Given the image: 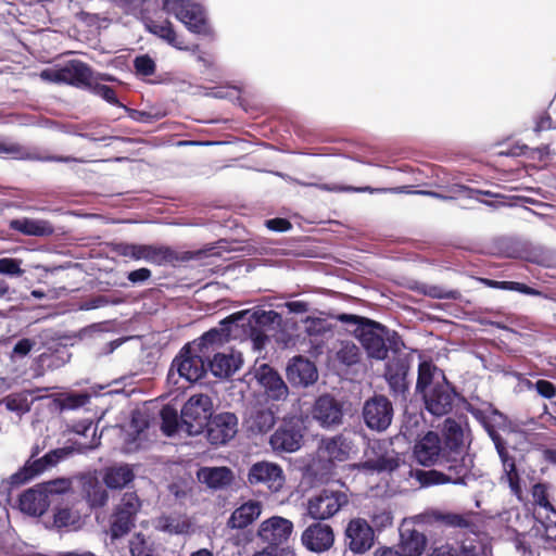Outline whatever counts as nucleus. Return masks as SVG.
Masks as SVG:
<instances>
[{"label": "nucleus", "instance_id": "1", "mask_svg": "<svg viewBox=\"0 0 556 556\" xmlns=\"http://www.w3.org/2000/svg\"><path fill=\"white\" fill-rule=\"evenodd\" d=\"M416 390L422 395L426 409L430 414L443 416L452 410L456 393L443 370L431 362L419 364Z\"/></svg>", "mask_w": 556, "mask_h": 556}, {"label": "nucleus", "instance_id": "2", "mask_svg": "<svg viewBox=\"0 0 556 556\" xmlns=\"http://www.w3.org/2000/svg\"><path fill=\"white\" fill-rule=\"evenodd\" d=\"M417 523L429 526L441 523L452 528H466L469 525L462 515L439 510L427 511L405 519L400 528V547L404 556H421L425 552L427 538L414 528Z\"/></svg>", "mask_w": 556, "mask_h": 556}, {"label": "nucleus", "instance_id": "3", "mask_svg": "<svg viewBox=\"0 0 556 556\" xmlns=\"http://www.w3.org/2000/svg\"><path fill=\"white\" fill-rule=\"evenodd\" d=\"M473 415L482 424L483 428L493 441L496 452L501 458L503 465V476L501 480L508 483L511 493L516 495L518 500H522V486L515 462L509 456L505 442L497 433L498 429L506 428V417L491 406L485 409L475 410Z\"/></svg>", "mask_w": 556, "mask_h": 556}, {"label": "nucleus", "instance_id": "4", "mask_svg": "<svg viewBox=\"0 0 556 556\" xmlns=\"http://www.w3.org/2000/svg\"><path fill=\"white\" fill-rule=\"evenodd\" d=\"M222 341V333L216 329L205 332L201 338L188 343L174 359L173 367L177 368L180 377L189 382L200 380L205 374V361L210 346Z\"/></svg>", "mask_w": 556, "mask_h": 556}, {"label": "nucleus", "instance_id": "5", "mask_svg": "<svg viewBox=\"0 0 556 556\" xmlns=\"http://www.w3.org/2000/svg\"><path fill=\"white\" fill-rule=\"evenodd\" d=\"M450 463L446 472L439 470H416L415 476L422 486L438 485V484H463L466 485L476 479L472 473V458L469 455H463L459 459L454 457L446 458Z\"/></svg>", "mask_w": 556, "mask_h": 556}, {"label": "nucleus", "instance_id": "6", "mask_svg": "<svg viewBox=\"0 0 556 556\" xmlns=\"http://www.w3.org/2000/svg\"><path fill=\"white\" fill-rule=\"evenodd\" d=\"M340 319L343 321L359 323L356 329V336L369 357L379 361L387 357L388 346L386 340L388 339L389 331L386 327L354 315H342Z\"/></svg>", "mask_w": 556, "mask_h": 556}, {"label": "nucleus", "instance_id": "7", "mask_svg": "<svg viewBox=\"0 0 556 556\" xmlns=\"http://www.w3.org/2000/svg\"><path fill=\"white\" fill-rule=\"evenodd\" d=\"M163 9L175 16L190 31L206 35L210 27L203 8L192 0H164Z\"/></svg>", "mask_w": 556, "mask_h": 556}, {"label": "nucleus", "instance_id": "8", "mask_svg": "<svg viewBox=\"0 0 556 556\" xmlns=\"http://www.w3.org/2000/svg\"><path fill=\"white\" fill-rule=\"evenodd\" d=\"M213 403L206 394L192 395L181 409V427L190 435L200 433L212 416Z\"/></svg>", "mask_w": 556, "mask_h": 556}, {"label": "nucleus", "instance_id": "9", "mask_svg": "<svg viewBox=\"0 0 556 556\" xmlns=\"http://www.w3.org/2000/svg\"><path fill=\"white\" fill-rule=\"evenodd\" d=\"M247 483L250 486H263L270 493H278L286 483V476L280 465L260 460L250 466Z\"/></svg>", "mask_w": 556, "mask_h": 556}, {"label": "nucleus", "instance_id": "10", "mask_svg": "<svg viewBox=\"0 0 556 556\" xmlns=\"http://www.w3.org/2000/svg\"><path fill=\"white\" fill-rule=\"evenodd\" d=\"M40 78L54 84L90 87L91 71L80 61H71L62 67H50L40 72Z\"/></svg>", "mask_w": 556, "mask_h": 556}, {"label": "nucleus", "instance_id": "11", "mask_svg": "<svg viewBox=\"0 0 556 556\" xmlns=\"http://www.w3.org/2000/svg\"><path fill=\"white\" fill-rule=\"evenodd\" d=\"M363 419L372 431L382 432L389 428L393 419V406L382 395L368 399L363 406Z\"/></svg>", "mask_w": 556, "mask_h": 556}, {"label": "nucleus", "instance_id": "12", "mask_svg": "<svg viewBox=\"0 0 556 556\" xmlns=\"http://www.w3.org/2000/svg\"><path fill=\"white\" fill-rule=\"evenodd\" d=\"M346 504L348 496L344 492L323 490L308 500L307 513L313 519L325 520L334 516Z\"/></svg>", "mask_w": 556, "mask_h": 556}, {"label": "nucleus", "instance_id": "13", "mask_svg": "<svg viewBox=\"0 0 556 556\" xmlns=\"http://www.w3.org/2000/svg\"><path fill=\"white\" fill-rule=\"evenodd\" d=\"M375 541L372 527L363 518H354L345 528V544L354 554H364Z\"/></svg>", "mask_w": 556, "mask_h": 556}, {"label": "nucleus", "instance_id": "14", "mask_svg": "<svg viewBox=\"0 0 556 556\" xmlns=\"http://www.w3.org/2000/svg\"><path fill=\"white\" fill-rule=\"evenodd\" d=\"M312 417L325 429L339 426L343 419L342 404L329 394L320 395L312 407Z\"/></svg>", "mask_w": 556, "mask_h": 556}, {"label": "nucleus", "instance_id": "15", "mask_svg": "<svg viewBox=\"0 0 556 556\" xmlns=\"http://www.w3.org/2000/svg\"><path fill=\"white\" fill-rule=\"evenodd\" d=\"M251 374L258 382V384L264 388L267 396L274 401H281L288 396V387L269 365L260 364L255 365Z\"/></svg>", "mask_w": 556, "mask_h": 556}, {"label": "nucleus", "instance_id": "16", "mask_svg": "<svg viewBox=\"0 0 556 556\" xmlns=\"http://www.w3.org/2000/svg\"><path fill=\"white\" fill-rule=\"evenodd\" d=\"M414 456L424 466L441 463L446 456L440 435L433 431L422 435L414 445Z\"/></svg>", "mask_w": 556, "mask_h": 556}, {"label": "nucleus", "instance_id": "17", "mask_svg": "<svg viewBox=\"0 0 556 556\" xmlns=\"http://www.w3.org/2000/svg\"><path fill=\"white\" fill-rule=\"evenodd\" d=\"M85 523V518L77 506L64 505L53 509L51 519L45 522L46 528L58 532L78 531Z\"/></svg>", "mask_w": 556, "mask_h": 556}, {"label": "nucleus", "instance_id": "18", "mask_svg": "<svg viewBox=\"0 0 556 556\" xmlns=\"http://www.w3.org/2000/svg\"><path fill=\"white\" fill-rule=\"evenodd\" d=\"M206 427L212 444H225L238 432V418L233 413H222L208 420Z\"/></svg>", "mask_w": 556, "mask_h": 556}, {"label": "nucleus", "instance_id": "19", "mask_svg": "<svg viewBox=\"0 0 556 556\" xmlns=\"http://www.w3.org/2000/svg\"><path fill=\"white\" fill-rule=\"evenodd\" d=\"M292 531L293 523L289 519L274 516L260 525L257 535L263 542L278 546L288 541Z\"/></svg>", "mask_w": 556, "mask_h": 556}, {"label": "nucleus", "instance_id": "20", "mask_svg": "<svg viewBox=\"0 0 556 556\" xmlns=\"http://www.w3.org/2000/svg\"><path fill=\"white\" fill-rule=\"evenodd\" d=\"M301 541L308 551L323 553L333 545V530L329 525L315 522L303 531Z\"/></svg>", "mask_w": 556, "mask_h": 556}, {"label": "nucleus", "instance_id": "21", "mask_svg": "<svg viewBox=\"0 0 556 556\" xmlns=\"http://www.w3.org/2000/svg\"><path fill=\"white\" fill-rule=\"evenodd\" d=\"M72 454V448H56L47 453L43 457L28 460L26 466L20 472L15 473L12 479L14 482H25L49 467L56 465Z\"/></svg>", "mask_w": 556, "mask_h": 556}, {"label": "nucleus", "instance_id": "22", "mask_svg": "<svg viewBox=\"0 0 556 556\" xmlns=\"http://www.w3.org/2000/svg\"><path fill=\"white\" fill-rule=\"evenodd\" d=\"M243 422L252 433H266L276 422V410L273 406L253 404L247 408Z\"/></svg>", "mask_w": 556, "mask_h": 556}, {"label": "nucleus", "instance_id": "23", "mask_svg": "<svg viewBox=\"0 0 556 556\" xmlns=\"http://www.w3.org/2000/svg\"><path fill=\"white\" fill-rule=\"evenodd\" d=\"M123 255L134 260L164 265L172 263L176 256L174 251L166 247L127 244L123 249Z\"/></svg>", "mask_w": 556, "mask_h": 556}, {"label": "nucleus", "instance_id": "24", "mask_svg": "<svg viewBox=\"0 0 556 556\" xmlns=\"http://www.w3.org/2000/svg\"><path fill=\"white\" fill-rule=\"evenodd\" d=\"M319 454L330 462H345L355 452L353 441L344 433L323 439Z\"/></svg>", "mask_w": 556, "mask_h": 556}, {"label": "nucleus", "instance_id": "25", "mask_svg": "<svg viewBox=\"0 0 556 556\" xmlns=\"http://www.w3.org/2000/svg\"><path fill=\"white\" fill-rule=\"evenodd\" d=\"M287 377L294 386L307 387L317 381L318 372L314 363L302 356H295L287 367Z\"/></svg>", "mask_w": 556, "mask_h": 556}, {"label": "nucleus", "instance_id": "26", "mask_svg": "<svg viewBox=\"0 0 556 556\" xmlns=\"http://www.w3.org/2000/svg\"><path fill=\"white\" fill-rule=\"evenodd\" d=\"M302 438L299 428L286 422L270 437L269 443L275 451L292 453L301 447Z\"/></svg>", "mask_w": 556, "mask_h": 556}, {"label": "nucleus", "instance_id": "27", "mask_svg": "<svg viewBox=\"0 0 556 556\" xmlns=\"http://www.w3.org/2000/svg\"><path fill=\"white\" fill-rule=\"evenodd\" d=\"M50 506V498L38 484L20 496V509L29 516H41Z\"/></svg>", "mask_w": 556, "mask_h": 556}, {"label": "nucleus", "instance_id": "28", "mask_svg": "<svg viewBox=\"0 0 556 556\" xmlns=\"http://www.w3.org/2000/svg\"><path fill=\"white\" fill-rule=\"evenodd\" d=\"M242 363L240 352L216 353L210 362V369L215 377L229 378L241 367Z\"/></svg>", "mask_w": 556, "mask_h": 556}, {"label": "nucleus", "instance_id": "29", "mask_svg": "<svg viewBox=\"0 0 556 556\" xmlns=\"http://www.w3.org/2000/svg\"><path fill=\"white\" fill-rule=\"evenodd\" d=\"M262 508L263 506L258 501L250 500L232 511L227 526L231 529H244L261 516Z\"/></svg>", "mask_w": 556, "mask_h": 556}, {"label": "nucleus", "instance_id": "30", "mask_svg": "<svg viewBox=\"0 0 556 556\" xmlns=\"http://www.w3.org/2000/svg\"><path fill=\"white\" fill-rule=\"evenodd\" d=\"M445 451L462 455L468 444V434L465 428L454 419L447 418L444 421Z\"/></svg>", "mask_w": 556, "mask_h": 556}, {"label": "nucleus", "instance_id": "31", "mask_svg": "<svg viewBox=\"0 0 556 556\" xmlns=\"http://www.w3.org/2000/svg\"><path fill=\"white\" fill-rule=\"evenodd\" d=\"M198 479L211 489H224L233 479L232 471L227 467H203L198 470Z\"/></svg>", "mask_w": 556, "mask_h": 556}, {"label": "nucleus", "instance_id": "32", "mask_svg": "<svg viewBox=\"0 0 556 556\" xmlns=\"http://www.w3.org/2000/svg\"><path fill=\"white\" fill-rule=\"evenodd\" d=\"M10 228L25 236L45 237L53 233V226L49 222L27 217L12 219Z\"/></svg>", "mask_w": 556, "mask_h": 556}, {"label": "nucleus", "instance_id": "33", "mask_svg": "<svg viewBox=\"0 0 556 556\" xmlns=\"http://www.w3.org/2000/svg\"><path fill=\"white\" fill-rule=\"evenodd\" d=\"M190 519L182 514H169L159 517L155 521V529L168 534H188L191 531Z\"/></svg>", "mask_w": 556, "mask_h": 556}, {"label": "nucleus", "instance_id": "34", "mask_svg": "<svg viewBox=\"0 0 556 556\" xmlns=\"http://www.w3.org/2000/svg\"><path fill=\"white\" fill-rule=\"evenodd\" d=\"M135 478L129 465H116L108 467L103 473V481L109 489H122Z\"/></svg>", "mask_w": 556, "mask_h": 556}, {"label": "nucleus", "instance_id": "35", "mask_svg": "<svg viewBox=\"0 0 556 556\" xmlns=\"http://www.w3.org/2000/svg\"><path fill=\"white\" fill-rule=\"evenodd\" d=\"M83 492L90 507H102L109 501L106 489L93 477L85 480Z\"/></svg>", "mask_w": 556, "mask_h": 556}, {"label": "nucleus", "instance_id": "36", "mask_svg": "<svg viewBox=\"0 0 556 556\" xmlns=\"http://www.w3.org/2000/svg\"><path fill=\"white\" fill-rule=\"evenodd\" d=\"M150 31L165 40L168 45L178 50H189L190 48L177 36L173 25L169 22L152 23Z\"/></svg>", "mask_w": 556, "mask_h": 556}, {"label": "nucleus", "instance_id": "37", "mask_svg": "<svg viewBox=\"0 0 556 556\" xmlns=\"http://www.w3.org/2000/svg\"><path fill=\"white\" fill-rule=\"evenodd\" d=\"M336 359L345 366H352L359 361V349L352 341H341L334 349Z\"/></svg>", "mask_w": 556, "mask_h": 556}, {"label": "nucleus", "instance_id": "38", "mask_svg": "<svg viewBox=\"0 0 556 556\" xmlns=\"http://www.w3.org/2000/svg\"><path fill=\"white\" fill-rule=\"evenodd\" d=\"M135 518L123 511L114 513L111 521L110 532L113 539L121 538L129 532L134 526Z\"/></svg>", "mask_w": 556, "mask_h": 556}, {"label": "nucleus", "instance_id": "39", "mask_svg": "<svg viewBox=\"0 0 556 556\" xmlns=\"http://www.w3.org/2000/svg\"><path fill=\"white\" fill-rule=\"evenodd\" d=\"M363 468L370 471H393L399 467V459L396 457L384 455L375 460H367L363 465Z\"/></svg>", "mask_w": 556, "mask_h": 556}, {"label": "nucleus", "instance_id": "40", "mask_svg": "<svg viewBox=\"0 0 556 556\" xmlns=\"http://www.w3.org/2000/svg\"><path fill=\"white\" fill-rule=\"evenodd\" d=\"M532 497L534 501V504L539 506V509H542L546 513V515L552 514L556 517V510L552 506V504L548 502L546 489L543 484H535L532 488ZM538 515L541 516V510L538 511Z\"/></svg>", "mask_w": 556, "mask_h": 556}, {"label": "nucleus", "instance_id": "41", "mask_svg": "<svg viewBox=\"0 0 556 556\" xmlns=\"http://www.w3.org/2000/svg\"><path fill=\"white\" fill-rule=\"evenodd\" d=\"M141 507V502L135 492H127L121 498L119 504L116 507V511H123L125 515L136 517L137 513Z\"/></svg>", "mask_w": 556, "mask_h": 556}, {"label": "nucleus", "instance_id": "42", "mask_svg": "<svg viewBox=\"0 0 556 556\" xmlns=\"http://www.w3.org/2000/svg\"><path fill=\"white\" fill-rule=\"evenodd\" d=\"M161 419L162 431L168 437L173 435L178 427V415L176 409L170 406L163 407L161 410Z\"/></svg>", "mask_w": 556, "mask_h": 556}, {"label": "nucleus", "instance_id": "43", "mask_svg": "<svg viewBox=\"0 0 556 556\" xmlns=\"http://www.w3.org/2000/svg\"><path fill=\"white\" fill-rule=\"evenodd\" d=\"M129 548L131 556H152V544L141 533L135 534L130 542Z\"/></svg>", "mask_w": 556, "mask_h": 556}, {"label": "nucleus", "instance_id": "44", "mask_svg": "<svg viewBox=\"0 0 556 556\" xmlns=\"http://www.w3.org/2000/svg\"><path fill=\"white\" fill-rule=\"evenodd\" d=\"M3 403L7 409L14 412L18 415L27 413L29 410L28 399L23 393H14L3 399Z\"/></svg>", "mask_w": 556, "mask_h": 556}, {"label": "nucleus", "instance_id": "45", "mask_svg": "<svg viewBox=\"0 0 556 556\" xmlns=\"http://www.w3.org/2000/svg\"><path fill=\"white\" fill-rule=\"evenodd\" d=\"M274 316H276V313L273 311H256L254 313H250L247 311L235 314L230 318L235 321L247 319L249 324H251L252 321H255L256 324H265L267 321H271Z\"/></svg>", "mask_w": 556, "mask_h": 556}, {"label": "nucleus", "instance_id": "46", "mask_svg": "<svg viewBox=\"0 0 556 556\" xmlns=\"http://www.w3.org/2000/svg\"><path fill=\"white\" fill-rule=\"evenodd\" d=\"M49 497L52 494H63L67 492L72 486L71 479L59 478L45 483L39 484Z\"/></svg>", "mask_w": 556, "mask_h": 556}, {"label": "nucleus", "instance_id": "47", "mask_svg": "<svg viewBox=\"0 0 556 556\" xmlns=\"http://www.w3.org/2000/svg\"><path fill=\"white\" fill-rule=\"evenodd\" d=\"M88 88L92 91V93H94L96 96H99L100 98H102L103 100L109 102L110 104L121 106L118 99L116 97V93L111 87H109L106 85H101V84L92 85L90 83V87H88Z\"/></svg>", "mask_w": 556, "mask_h": 556}, {"label": "nucleus", "instance_id": "48", "mask_svg": "<svg viewBox=\"0 0 556 556\" xmlns=\"http://www.w3.org/2000/svg\"><path fill=\"white\" fill-rule=\"evenodd\" d=\"M371 522L375 528L378 530L386 529L392 526L393 516L392 513L388 509H377L371 515Z\"/></svg>", "mask_w": 556, "mask_h": 556}, {"label": "nucleus", "instance_id": "49", "mask_svg": "<svg viewBox=\"0 0 556 556\" xmlns=\"http://www.w3.org/2000/svg\"><path fill=\"white\" fill-rule=\"evenodd\" d=\"M21 261L15 258H0V274L9 276H22L24 271L21 268Z\"/></svg>", "mask_w": 556, "mask_h": 556}, {"label": "nucleus", "instance_id": "50", "mask_svg": "<svg viewBox=\"0 0 556 556\" xmlns=\"http://www.w3.org/2000/svg\"><path fill=\"white\" fill-rule=\"evenodd\" d=\"M528 388H534L536 392L544 399H553L556 395V387L547 380H538L536 382L528 381Z\"/></svg>", "mask_w": 556, "mask_h": 556}, {"label": "nucleus", "instance_id": "51", "mask_svg": "<svg viewBox=\"0 0 556 556\" xmlns=\"http://www.w3.org/2000/svg\"><path fill=\"white\" fill-rule=\"evenodd\" d=\"M136 72L143 76L152 75L155 71L154 61L148 55H140L135 59Z\"/></svg>", "mask_w": 556, "mask_h": 556}, {"label": "nucleus", "instance_id": "52", "mask_svg": "<svg viewBox=\"0 0 556 556\" xmlns=\"http://www.w3.org/2000/svg\"><path fill=\"white\" fill-rule=\"evenodd\" d=\"M90 396L87 393L70 394L64 399L63 405L66 408H78L89 402Z\"/></svg>", "mask_w": 556, "mask_h": 556}, {"label": "nucleus", "instance_id": "53", "mask_svg": "<svg viewBox=\"0 0 556 556\" xmlns=\"http://www.w3.org/2000/svg\"><path fill=\"white\" fill-rule=\"evenodd\" d=\"M117 7L127 13H136L146 0H112Z\"/></svg>", "mask_w": 556, "mask_h": 556}, {"label": "nucleus", "instance_id": "54", "mask_svg": "<svg viewBox=\"0 0 556 556\" xmlns=\"http://www.w3.org/2000/svg\"><path fill=\"white\" fill-rule=\"evenodd\" d=\"M268 229L274 231H287L291 228V224L289 220L285 218H273L265 222Z\"/></svg>", "mask_w": 556, "mask_h": 556}, {"label": "nucleus", "instance_id": "55", "mask_svg": "<svg viewBox=\"0 0 556 556\" xmlns=\"http://www.w3.org/2000/svg\"><path fill=\"white\" fill-rule=\"evenodd\" d=\"M428 556H458V551L451 544L434 546Z\"/></svg>", "mask_w": 556, "mask_h": 556}, {"label": "nucleus", "instance_id": "56", "mask_svg": "<svg viewBox=\"0 0 556 556\" xmlns=\"http://www.w3.org/2000/svg\"><path fill=\"white\" fill-rule=\"evenodd\" d=\"M34 345V341L29 339H22L14 345L13 354L24 357L30 352Z\"/></svg>", "mask_w": 556, "mask_h": 556}, {"label": "nucleus", "instance_id": "57", "mask_svg": "<svg viewBox=\"0 0 556 556\" xmlns=\"http://www.w3.org/2000/svg\"><path fill=\"white\" fill-rule=\"evenodd\" d=\"M151 277V270L148 268H139L128 274L127 278L132 283L143 282Z\"/></svg>", "mask_w": 556, "mask_h": 556}, {"label": "nucleus", "instance_id": "58", "mask_svg": "<svg viewBox=\"0 0 556 556\" xmlns=\"http://www.w3.org/2000/svg\"><path fill=\"white\" fill-rule=\"evenodd\" d=\"M509 290L511 291H518L523 294L528 295H538L539 291L534 290L533 288H530L523 283L510 281L509 283Z\"/></svg>", "mask_w": 556, "mask_h": 556}, {"label": "nucleus", "instance_id": "59", "mask_svg": "<svg viewBox=\"0 0 556 556\" xmlns=\"http://www.w3.org/2000/svg\"><path fill=\"white\" fill-rule=\"evenodd\" d=\"M286 307L290 313L301 314L307 312L308 304L303 301H291L286 303Z\"/></svg>", "mask_w": 556, "mask_h": 556}, {"label": "nucleus", "instance_id": "60", "mask_svg": "<svg viewBox=\"0 0 556 556\" xmlns=\"http://www.w3.org/2000/svg\"><path fill=\"white\" fill-rule=\"evenodd\" d=\"M266 341V336L261 332H254L252 338V344L254 350H261Z\"/></svg>", "mask_w": 556, "mask_h": 556}, {"label": "nucleus", "instance_id": "61", "mask_svg": "<svg viewBox=\"0 0 556 556\" xmlns=\"http://www.w3.org/2000/svg\"><path fill=\"white\" fill-rule=\"evenodd\" d=\"M277 555H278V546L268 544V546H266L262 551L254 553L253 556H277Z\"/></svg>", "mask_w": 556, "mask_h": 556}, {"label": "nucleus", "instance_id": "62", "mask_svg": "<svg viewBox=\"0 0 556 556\" xmlns=\"http://www.w3.org/2000/svg\"><path fill=\"white\" fill-rule=\"evenodd\" d=\"M106 303H108V301L104 298L99 296V298L92 300L90 303L86 304L85 308L86 309L98 308V307L105 305Z\"/></svg>", "mask_w": 556, "mask_h": 556}, {"label": "nucleus", "instance_id": "63", "mask_svg": "<svg viewBox=\"0 0 556 556\" xmlns=\"http://www.w3.org/2000/svg\"><path fill=\"white\" fill-rule=\"evenodd\" d=\"M89 431H91L92 434L94 435L96 427H93L92 422H88L87 425L76 427V432L83 433L84 435H86Z\"/></svg>", "mask_w": 556, "mask_h": 556}, {"label": "nucleus", "instance_id": "64", "mask_svg": "<svg viewBox=\"0 0 556 556\" xmlns=\"http://www.w3.org/2000/svg\"><path fill=\"white\" fill-rule=\"evenodd\" d=\"M18 151L14 144H0V154H15Z\"/></svg>", "mask_w": 556, "mask_h": 556}]
</instances>
